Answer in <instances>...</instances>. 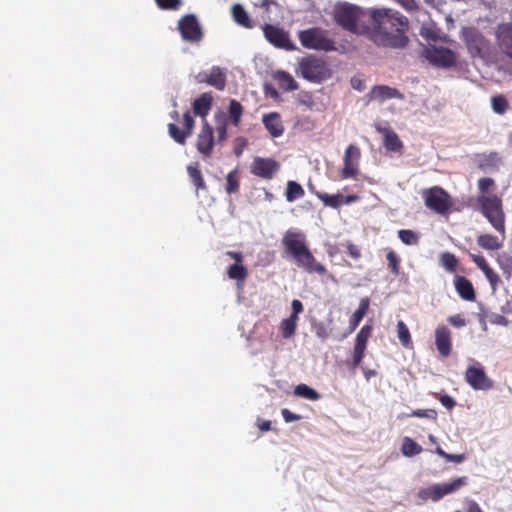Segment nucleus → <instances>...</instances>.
<instances>
[{
	"label": "nucleus",
	"mask_w": 512,
	"mask_h": 512,
	"mask_svg": "<svg viewBox=\"0 0 512 512\" xmlns=\"http://www.w3.org/2000/svg\"><path fill=\"white\" fill-rule=\"evenodd\" d=\"M409 21L391 8L373 9L369 14L367 38L378 47L403 49L409 43Z\"/></svg>",
	"instance_id": "1"
},
{
	"label": "nucleus",
	"mask_w": 512,
	"mask_h": 512,
	"mask_svg": "<svg viewBox=\"0 0 512 512\" xmlns=\"http://www.w3.org/2000/svg\"><path fill=\"white\" fill-rule=\"evenodd\" d=\"M285 253L292 258L297 267L308 273L324 275L326 267L319 263L307 245L306 235L303 232L289 229L282 238Z\"/></svg>",
	"instance_id": "2"
},
{
	"label": "nucleus",
	"mask_w": 512,
	"mask_h": 512,
	"mask_svg": "<svg viewBox=\"0 0 512 512\" xmlns=\"http://www.w3.org/2000/svg\"><path fill=\"white\" fill-rule=\"evenodd\" d=\"M336 23L351 33L367 36L369 15L358 6L344 3L338 5L334 12Z\"/></svg>",
	"instance_id": "3"
},
{
	"label": "nucleus",
	"mask_w": 512,
	"mask_h": 512,
	"mask_svg": "<svg viewBox=\"0 0 512 512\" xmlns=\"http://www.w3.org/2000/svg\"><path fill=\"white\" fill-rule=\"evenodd\" d=\"M476 203L480 213L504 237L506 232L505 213L501 196L493 193L491 195H478Z\"/></svg>",
	"instance_id": "4"
},
{
	"label": "nucleus",
	"mask_w": 512,
	"mask_h": 512,
	"mask_svg": "<svg viewBox=\"0 0 512 512\" xmlns=\"http://www.w3.org/2000/svg\"><path fill=\"white\" fill-rule=\"evenodd\" d=\"M299 40L303 47L313 50L334 51L335 41L329 37L328 32L313 27L299 32Z\"/></svg>",
	"instance_id": "5"
},
{
	"label": "nucleus",
	"mask_w": 512,
	"mask_h": 512,
	"mask_svg": "<svg viewBox=\"0 0 512 512\" xmlns=\"http://www.w3.org/2000/svg\"><path fill=\"white\" fill-rule=\"evenodd\" d=\"M299 71L304 79L316 83L329 78L331 75L327 63L323 59L312 55L300 60Z\"/></svg>",
	"instance_id": "6"
},
{
	"label": "nucleus",
	"mask_w": 512,
	"mask_h": 512,
	"mask_svg": "<svg viewBox=\"0 0 512 512\" xmlns=\"http://www.w3.org/2000/svg\"><path fill=\"white\" fill-rule=\"evenodd\" d=\"M468 484V477L462 476L456 479H453L451 482L442 483V484H433L429 487L423 488L419 490L418 497L423 500H432L433 502H438L444 496L452 494L462 487Z\"/></svg>",
	"instance_id": "7"
},
{
	"label": "nucleus",
	"mask_w": 512,
	"mask_h": 512,
	"mask_svg": "<svg viewBox=\"0 0 512 512\" xmlns=\"http://www.w3.org/2000/svg\"><path fill=\"white\" fill-rule=\"evenodd\" d=\"M425 206L431 211L439 214H449L452 207L451 196L440 186H433L422 192Z\"/></svg>",
	"instance_id": "8"
},
{
	"label": "nucleus",
	"mask_w": 512,
	"mask_h": 512,
	"mask_svg": "<svg viewBox=\"0 0 512 512\" xmlns=\"http://www.w3.org/2000/svg\"><path fill=\"white\" fill-rule=\"evenodd\" d=\"M178 30L183 40L198 43L203 39L204 33L197 17L187 14L178 21Z\"/></svg>",
	"instance_id": "9"
},
{
	"label": "nucleus",
	"mask_w": 512,
	"mask_h": 512,
	"mask_svg": "<svg viewBox=\"0 0 512 512\" xmlns=\"http://www.w3.org/2000/svg\"><path fill=\"white\" fill-rule=\"evenodd\" d=\"M424 55L436 67L450 68L456 64V55L448 48L429 46L425 48Z\"/></svg>",
	"instance_id": "10"
},
{
	"label": "nucleus",
	"mask_w": 512,
	"mask_h": 512,
	"mask_svg": "<svg viewBox=\"0 0 512 512\" xmlns=\"http://www.w3.org/2000/svg\"><path fill=\"white\" fill-rule=\"evenodd\" d=\"M280 169V163L272 158L255 157L250 165V172L257 177L271 180Z\"/></svg>",
	"instance_id": "11"
},
{
	"label": "nucleus",
	"mask_w": 512,
	"mask_h": 512,
	"mask_svg": "<svg viewBox=\"0 0 512 512\" xmlns=\"http://www.w3.org/2000/svg\"><path fill=\"white\" fill-rule=\"evenodd\" d=\"M265 38L269 43L277 48L292 51L295 45L291 42L288 32L283 28L271 24H265L263 27Z\"/></svg>",
	"instance_id": "12"
},
{
	"label": "nucleus",
	"mask_w": 512,
	"mask_h": 512,
	"mask_svg": "<svg viewBox=\"0 0 512 512\" xmlns=\"http://www.w3.org/2000/svg\"><path fill=\"white\" fill-rule=\"evenodd\" d=\"M360 149L355 145H349L344 153L343 167L340 171L342 179L355 177L359 173Z\"/></svg>",
	"instance_id": "13"
},
{
	"label": "nucleus",
	"mask_w": 512,
	"mask_h": 512,
	"mask_svg": "<svg viewBox=\"0 0 512 512\" xmlns=\"http://www.w3.org/2000/svg\"><path fill=\"white\" fill-rule=\"evenodd\" d=\"M465 380L474 390H489L493 387V381L481 366H469L465 372Z\"/></svg>",
	"instance_id": "14"
},
{
	"label": "nucleus",
	"mask_w": 512,
	"mask_h": 512,
	"mask_svg": "<svg viewBox=\"0 0 512 512\" xmlns=\"http://www.w3.org/2000/svg\"><path fill=\"white\" fill-rule=\"evenodd\" d=\"M466 45L472 57L484 58L489 54V40L477 31H471L467 34Z\"/></svg>",
	"instance_id": "15"
},
{
	"label": "nucleus",
	"mask_w": 512,
	"mask_h": 512,
	"mask_svg": "<svg viewBox=\"0 0 512 512\" xmlns=\"http://www.w3.org/2000/svg\"><path fill=\"white\" fill-rule=\"evenodd\" d=\"M196 79L199 83H205L219 91L225 89L227 81L225 73L218 66H213L209 72H200Z\"/></svg>",
	"instance_id": "16"
},
{
	"label": "nucleus",
	"mask_w": 512,
	"mask_h": 512,
	"mask_svg": "<svg viewBox=\"0 0 512 512\" xmlns=\"http://www.w3.org/2000/svg\"><path fill=\"white\" fill-rule=\"evenodd\" d=\"M496 41L499 50L512 59V24L501 23L497 26Z\"/></svg>",
	"instance_id": "17"
},
{
	"label": "nucleus",
	"mask_w": 512,
	"mask_h": 512,
	"mask_svg": "<svg viewBox=\"0 0 512 512\" xmlns=\"http://www.w3.org/2000/svg\"><path fill=\"white\" fill-rule=\"evenodd\" d=\"M435 346L441 357L447 358L452 351L451 331L445 325L435 329Z\"/></svg>",
	"instance_id": "18"
},
{
	"label": "nucleus",
	"mask_w": 512,
	"mask_h": 512,
	"mask_svg": "<svg viewBox=\"0 0 512 512\" xmlns=\"http://www.w3.org/2000/svg\"><path fill=\"white\" fill-rule=\"evenodd\" d=\"M197 150L206 157H209L214 147V136L212 126L205 120L197 137Z\"/></svg>",
	"instance_id": "19"
},
{
	"label": "nucleus",
	"mask_w": 512,
	"mask_h": 512,
	"mask_svg": "<svg viewBox=\"0 0 512 512\" xmlns=\"http://www.w3.org/2000/svg\"><path fill=\"white\" fill-rule=\"evenodd\" d=\"M369 100L380 103L388 99H404V95L396 88L387 85H375L368 94Z\"/></svg>",
	"instance_id": "20"
},
{
	"label": "nucleus",
	"mask_w": 512,
	"mask_h": 512,
	"mask_svg": "<svg viewBox=\"0 0 512 512\" xmlns=\"http://www.w3.org/2000/svg\"><path fill=\"white\" fill-rule=\"evenodd\" d=\"M262 122L273 138L280 137L284 133V125L279 113L271 112L265 114L262 118Z\"/></svg>",
	"instance_id": "21"
},
{
	"label": "nucleus",
	"mask_w": 512,
	"mask_h": 512,
	"mask_svg": "<svg viewBox=\"0 0 512 512\" xmlns=\"http://www.w3.org/2000/svg\"><path fill=\"white\" fill-rule=\"evenodd\" d=\"M454 286L460 298L465 301H475L476 292L469 279L464 276L456 275L454 278Z\"/></svg>",
	"instance_id": "22"
},
{
	"label": "nucleus",
	"mask_w": 512,
	"mask_h": 512,
	"mask_svg": "<svg viewBox=\"0 0 512 512\" xmlns=\"http://www.w3.org/2000/svg\"><path fill=\"white\" fill-rule=\"evenodd\" d=\"M384 136V146L388 151L398 152L403 148V143L399 136L391 128L377 127Z\"/></svg>",
	"instance_id": "23"
},
{
	"label": "nucleus",
	"mask_w": 512,
	"mask_h": 512,
	"mask_svg": "<svg viewBox=\"0 0 512 512\" xmlns=\"http://www.w3.org/2000/svg\"><path fill=\"white\" fill-rule=\"evenodd\" d=\"M370 306V299L364 297L360 300L358 308L349 319L348 333H352L360 324L364 316L367 314Z\"/></svg>",
	"instance_id": "24"
},
{
	"label": "nucleus",
	"mask_w": 512,
	"mask_h": 512,
	"mask_svg": "<svg viewBox=\"0 0 512 512\" xmlns=\"http://www.w3.org/2000/svg\"><path fill=\"white\" fill-rule=\"evenodd\" d=\"M213 103V97L211 93L205 92L202 93L198 98H196L193 102V111L195 115H199L202 118H205Z\"/></svg>",
	"instance_id": "25"
},
{
	"label": "nucleus",
	"mask_w": 512,
	"mask_h": 512,
	"mask_svg": "<svg viewBox=\"0 0 512 512\" xmlns=\"http://www.w3.org/2000/svg\"><path fill=\"white\" fill-rule=\"evenodd\" d=\"M314 194L319 200L323 202L324 206L334 209L339 208L344 202V196L340 193L330 195L324 192L316 191Z\"/></svg>",
	"instance_id": "26"
},
{
	"label": "nucleus",
	"mask_w": 512,
	"mask_h": 512,
	"mask_svg": "<svg viewBox=\"0 0 512 512\" xmlns=\"http://www.w3.org/2000/svg\"><path fill=\"white\" fill-rule=\"evenodd\" d=\"M232 16L234 21L245 27V28H252L253 23L248 15V13L245 11V9L240 4H234L232 6Z\"/></svg>",
	"instance_id": "27"
},
{
	"label": "nucleus",
	"mask_w": 512,
	"mask_h": 512,
	"mask_svg": "<svg viewBox=\"0 0 512 512\" xmlns=\"http://www.w3.org/2000/svg\"><path fill=\"white\" fill-rule=\"evenodd\" d=\"M275 79L279 87L285 91H294L298 89V84L294 78L285 71H278L275 74Z\"/></svg>",
	"instance_id": "28"
},
{
	"label": "nucleus",
	"mask_w": 512,
	"mask_h": 512,
	"mask_svg": "<svg viewBox=\"0 0 512 512\" xmlns=\"http://www.w3.org/2000/svg\"><path fill=\"white\" fill-rule=\"evenodd\" d=\"M477 244L486 250H498L502 247V241L492 234H480L477 237Z\"/></svg>",
	"instance_id": "29"
},
{
	"label": "nucleus",
	"mask_w": 512,
	"mask_h": 512,
	"mask_svg": "<svg viewBox=\"0 0 512 512\" xmlns=\"http://www.w3.org/2000/svg\"><path fill=\"white\" fill-rule=\"evenodd\" d=\"M216 122V131L218 135V142H223L227 139L228 116L219 111L214 116Z\"/></svg>",
	"instance_id": "30"
},
{
	"label": "nucleus",
	"mask_w": 512,
	"mask_h": 512,
	"mask_svg": "<svg viewBox=\"0 0 512 512\" xmlns=\"http://www.w3.org/2000/svg\"><path fill=\"white\" fill-rule=\"evenodd\" d=\"M501 162V157L498 152H490L489 154H486L482 157L478 164V167L482 170H498Z\"/></svg>",
	"instance_id": "31"
},
{
	"label": "nucleus",
	"mask_w": 512,
	"mask_h": 512,
	"mask_svg": "<svg viewBox=\"0 0 512 512\" xmlns=\"http://www.w3.org/2000/svg\"><path fill=\"white\" fill-rule=\"evenodd\" d=\"M373 327L370 324H365L357 333L355 338L354 347L358 349H367L368 340L372 336Z\"/></svg>",
	"instance_id": "32"
},
{
	"label": "nucleus",
	"mask_w": 512,
	"mask_h": 512,
	"mask_svg": "<svg viewBox=\"0 0 512 512\" xmlns=\"http://www.w3.org/2000/svg\"><path fill=\"white\" fill-rule=\"evenodd\" d=\"M305 191L303 187L296 181L290 180L287 182L285 197L288 202H294L304 196Z\"/></svg>",
	"instance_id": "33"
},
{
	"label": "nucleus",
	"mask_w": 512,
	"mask_h": 512,
	"mask_svg": "<svg viewBox=\"0 0 512 512\" xmlns=\"http://www.w3.org/2000/svg\"><path fill=\"white\" fill-rule=\"evenodd\" d=\"M423 451L422 447L410 437H404L401 452L406 457H413Z\"/></svg>",
	"instance_id": "34"
},
{
	"label": "nucleus",
	"mask_w": 512,
	"mask_h": 512,
	"mask_svg": "<svg viewBox=\"0 0 512 512\" xmlns=\"http://www.w3.org/2000/svg\"><path fill=\"white\" fill-rule=\"evenodd\" d=\"M243 112L244 108L241 103L235 99H231L228 106V114L234 126H239Z\"/></svg>",
	"instance_id": "35"
},
{
	"label": "nucleus",
	"mask_w": 512,
	"mask_h": 512,
	"mask_svg": "<svg viewBox=\"0 0 512 512\" xmlns=\"http://www.w3.org/2000/svg\"><path fill=\"white\" fill-rule=\"evenodd\" d=\"M227 275H228L229 279L236 280L237 282L243 283L248 276V271H247V268L243 264L234 263L229 266V268L227 270Z\"/></svg>",
	"instance_id": "36"
},
{
	"label": "nucleus",
	"mask_w": 512,
	"mask_h": 512,
	"mask_svg": "<svg viewBox=\"0 0 512 512\" xmlns=\"http://www.w3.org/2000/svg\"><path fill=\"white\" fill-rule=\"evenodd\" d=\"M187 172L197 190H205L207 188L202 173L197 164L195 166L189 165L187 167Z\"/></svg>",
	"instance_id": "37"
},
{
	"label": "nucleus",
	"mask_w": 512,
	"mask_h": 512,
	"mask_svg": "<svg viewBox=\"0 0 512 512\" xmlns=\"http://www.w3.org/2000/svg\"><path fill=\"white\" fill-rule=\"evenodd\" d=\"M297 321L298 320L295 319L294 316H289L281 321L280 330L283 338L289 339L295 334Z\"/></svg>",
	"instance_id": "38"
},
{
	"label": "nucleus",
	"mask_w": 512,
	"mask_h": 512,
	"mask_svg": "<svg viewBox=\"0 0 512 512\" xmlns=\"http://www.w3.org/2000/svg\"><path fill=\"white\" fill-rule=\"evenodd\" d=\"M294 393H295V395H297L299 397H302V398H305L308 400H312V401H316V400L320 399V394L315 389L309 387L306 384L297 385L295 387Z\"/></svg>",
	"instance_id": "39"
},
{
	"label": "nucleus",
	"mask_w": 512,
	"mask_h": 512,
	"mask_svg": "<svg viewBox=\"0 0 512 512\" xmlns=\"http://www.w3.org/2000/svg\"><path fill=\"white\" fill-rule=\"evenodd\" d=\"M386 260L388 269L394 276H398L400 274V264L401 258L399 255L392 249H389L386 253Z\"/></svg>",
	"instance_id": "40"
},
{
	"label": "nucleus",
	"mask_w": 512,
	"mask_h": 512,
	"mask_svg": "<svg viewBox=\"0 0 512 512\" xmlns=\"http://www.w3.org/2000/svg\"><path fill=\"white\" fill-rule=\"evenodd\" d=\"M398 237L405 245H418L420 241L419 233L410 229H401L398 231Z\"/></svg>",
	"instance_id": "41"
},
{
	"label": "nucleus",
	"mask_w": 512,
	"mask_h": 512,
	"mask_svg": "<svg viewBox=\"0 0 512 512\" xmlns=\"http://www.w3.org/2000/svg\"><path fill=\"white\" fill-rule=\"evenodd\" d=\"M497 262L506 278L512 275V253L503 252L499 254Z\"/></svg>",
	"instance_id": "42"
},
{
	"label": "nucleus",
	"mask_w": 512,
	"mask_h": 512,
	"mask_svg": "<svg viewBox=\"0 0 512 512\" xmlns=\"http://www.w3.org/2000/svg\"><path fill=\"white\" fill-rule=\"evenodd\" d=\"M397 334L399 341L404 347H410L412 345L409 328L402 320L397 323Z\"/></svg>",
	"instance_id": "43"
},
{
	"label": "nucleus",
	"mask_w": 512,
	"mask_h": 512,
	"mask_svg": "<svg viewBox=\"0 0 512 512\" xmlns=\"http://www.w3.org/2000/svg\"><path fill=\"white\" fill-rule=\"evenodd\" d=\"M492 109L497 114H504L509 107L508 101L503 95H496L491 98Z\"/></svg>",
	"instance_id": "44"
},
{
	"label": "nucleus",
	"mask_w": 512,
	"mask_h": 512,
	"mask_svg": "<svg viewBox=\"0 0 512 512\" xmlns=\"http://www.w3.org/2000/svg\"><path fill=\"white\" fill-rule=\"evenodd\" d=\"M169 135L174 139L175 142L184 145L186 143V138L189 136L186 134V131L181 130L176 124L170 123L168 125Z\"/></svg>",
	"instance_id": "45"
},
{
	"label": "nucleus",
	"mask_w": 512,
	"mask_h": 512,
	"mask_svg": "<svg viewBox=\"0 0 512 512\" xmlns=\"http://www.w3.org/2000/svg\"><path fill=\"white\" fill-rule=\"evenodd\" d=\"M237 174L238 170L235 168L226 176V192L229 194L236 193L239 190V180Z\"/></svg>",
	"instance_id": "46"
},
{
	"label": "nucleus",
	"mask_w": 512,
	"mask_h": 512,
	"mask_svg": "<svg viewBox=\"0 0 512 512\" xmlns=\"http://www.w3.org/2000/svg\"><path fill=\"white\" fill-rule=\"evenodd\" d=\"M477 187L480 192L479 195H491L489 192L496 187L495 181L490 177H482L478 179Z\"/></svg>",
	"instance_id": "47"
},
{
	"label": "nucleus",
	"mask_w": 512,
	"mask_h": 512,
	"mask_svg": "<svg viewBox=\"0 0 512 512\" xmlns=\"http://www.w3.org/2000/svg\"><path fill=\"white\" fill-rule=\"evenodd\" d=\"M393 1L396 2L397 4H399L402 8H404L409 13L417 12V13H423L424 15L427 14L426 11L418 5L416 0H393Z\"/></svg>",
	"instance_id": "48"
},
{
	"label": "nucleus",
	"mask_w": 512,
	"mask_h": 512,
	"mask_svg": "<svg viewBox=\"0 0 512 512\" xmlns=\"http://www.w3.org/2000/svg\"><path fill=\"white\" fill-rule=\"evenodd\" d=\"M441 263L449 272L455 271L458 265L455 255L449 252H445L441 255Z\"/></svg>",
	"instance_id": "49"
},
{
	"label": "nucleus",
	"mask_w": 512,
	"mask_h": 512,
	"mask_svg": "<svg viewBox=\"0 0 512 512\" xmlns=\"http://www.w3.org/2000/svg\"><path fill=\"white\" fill-rule=\"evenodd\" d=\"M419 34L428 41H437L439 38L438 30L433 25H423L419 30Z\"/></svg>",
	"instance_id": "50"
},
{
	"label": "nucleus",
	"mask_w": 512,
	"mask_h": 512,
	"mask_svg": "<svg viewBox=\"0 0 512 512\" xmlns=\"http://www.w3.org/2000/svg\"><path fill=\"white\" fill-rule=\"evenodd\" d=\"M437 415V411L434 409H417L413 410L408 416L436 420Z\"/></svg>",
	"instance_id": "51"
},
{
	"label": "nucleus",
	"mask_w": 512,
	"mask_h": 512,
	"mask_svg": "<svg viewBox=\"0 0 512 512\" xmlns=\"http://www.w3.org/2000/svg\"><path fill=\"white\" fill-rule=\"evenodd\" d=\"M435 453L443 457L448 462L461 463L465 459L464 454H449L439 446L435 449Z\"/></svg>",
	"instance_id": "52"
},
{
	"label": "nucleus",
	"mask_w": 512,
	"mask_h": 512,
	"mask_svg": "<svg viewBox=\"0 0 512 512\" xmlns=\"http://www.w3.org/2000/svg\"><path fill=\"white\" fill-rule=\"evenodd\" d=\"M313 329L317 338L322 341H326L330 336V330L326 327L323 322L314 323Z\"/></svg>",
	"instance_id": "53"
},
{
	"label": "nucleus",
	"mask_w": 512,
	"mask_h": 512,
	"mask_svg": "<svg viewBox=\"0 0 512 512\" xmlns=\"http://www.w3.org/2000/svg\"><path fill=\"white\" fill-rule=\"evenodd\" d=\"M155 2L162 10H178L182 5L181 0H155Z\"/></svg>",
	"instance_id": "54"
},
{
	"label": "nucleus",
	"mask_w": 512,
	"mask_h": 512,
	"mask_svg": "<svg viewBox=\"0 0 512 512\" xmlns=\"http://www.w3.org/2000/svg\"><path fill=\"white\" fill-rule=\"evenodd\" d=\"M346 248L347 254L353 259V260H359L362 257L361 248L357 245H355L351 241H346L344 244Z\"/></svg>",
	"instance_id": "55"
},
{
	"label": "nucleus",
	"mask_w": 512,
	"mask_h": 512,
	"mask_svg": "<svg viewBox=\"0 0 512 512\" xmlns=\"http://www.w3.org/2000/svg\"><path fill=\"white\" fill-rule=\"evenodd\" d=\"M365 352H366V350L353 347V354H352L353 368H356L361 364L363 358L365 357Z\"/></svg>",
	"instance_id": "56"
},
{
	"label": "nucleus",
	"mask_w": 512,
	"mask_h": 512,
	"mask_svg": "<svg viewBox=\"0 0 512 512\" xmlns=\"http://www.w3.org/2000/svg\"><path fill=\"white\" fill-rule=\"evenodd\" d=\"M448 322L456 328L464 327L467 324V321L462 314H455V315L449 316Z\"/></svg>",
	"instance_id": "57"
},
{
	"label": "nucleus",
	"mask_w": 512,
	"mask_h": 512,
	"mask_svg": "<svg viewBox=\"0 0 512 512\" xmlns=\"http://www.w3.org/2000/svg\"><path fill=\"white\" fill-rule=\"evenodd\" d=\"M487 280L490 282L492 286H495L499 282V276L494 272V270L488 265L486 268L481 270Z\"/></svg>",
	"instance_id": "58"
},
{
	"label": "nucleus",
	"mask_w": 512,
	"mask_h": 512,
	"mask_svg": "<svg viewBox=\"0 0 512 512\" xmlns=\"http://www.w3.org/2000/svg\"><path fill=\"white\" fill-rule=\"evenodd\" d=\"M183 118H184V126H185L184 130L186 131V134H188L190 136L192 134V131L194 128V119L191 116L189 111L184 113Z\"/></svg>",
	"instance_id": "59"
},
{
	"label": "nucleus",
	"mask_w": 512,
	"mask_h": 512,
	"mask_svg": "<svg viewBox=\"0 0 512 512\" xmlns=\"http://www.w3.org/2000/svg\"><path fill=\"white\" fill-rule=\"evenodd\" d=\"M438 400L440 401V403H441L445 408H447V409H449V410L453 409V408L455 407V405H456L455 400H454L451 396H449V395H447V394L440 395V396L438 397Z\"/></svg>",
	"instance_id": "60"
},
{
	"label": "nucleus",
	"mask_w": 512,
	"mask_h": 512,
	"mask_svg": "<svg viewBox=\"0 0 512 512\" xmlns=\"http://www.w3.org/2000/svg\"><path fill=\"white\" fill-rule=\"evenodd\" d=\"M246 145H247V139L244 137H238L236 139V145L234 147V154L237 157H240L242 155L243 150L246 147Z\"/></svg>",
	"instance_id": "61"
},
{
	"label": "nucleus",
	"mask_w": 512,
	"mask_h": 512,
	"mask_svg": "<svg viewBox=\"0 0 512 512\" xmlns=\"http://www.w3.org/2000/svg\"><path fill=\"white\" fill-rule=\"evenodd\" d=\"M281 414H282L284 421L287 423H290L293 421H298L301 418L300 415L292 413L287 408L282 409Z\"/></svg>",
	"instance_id": "62"
},
{
	"label": "nucleus",
	"mask_w": 512,
	"mask_h": 512,
	"mask_svg": "<svg viewBox=\"0 0 512 512\" xmlns=\"http://www.w3.org/2000/svg\"><path fill=\"white\" fill-rule=\"evenodd\" d=\"M470 257L480 270L486 268L489 265L482 255L470 254Z\"/></svg>",
	"instance_id": "63"
},
{
	"label": "nucleus",
	"mask_w": 512,
	"mask_h": 512,
	"mask_svg": "<svg viewBox=\"0 0 512 512\" xmlns=\"http://www.w3.org/2000/svg\"><path fill=\"white\" fill-rule=\"evenodd\" d=\"M291 306H292V313L290 314V316H294V318L298 320L299 313H301L303 311V304L300 300L294 299L292 301Z\"/></svg>",
	"instance_id": "64"
}]
</instances>
